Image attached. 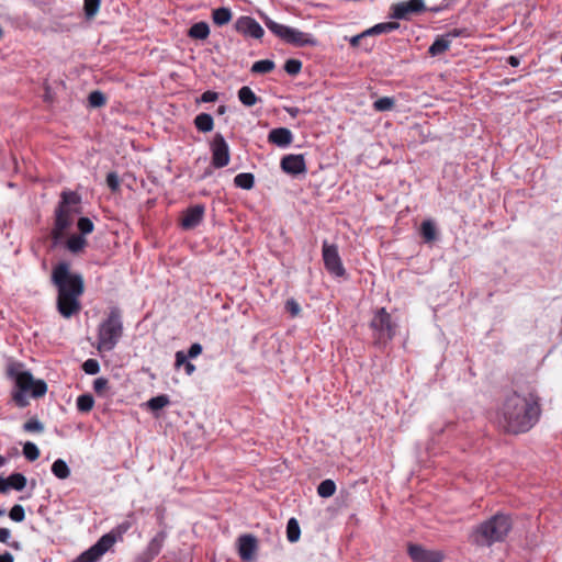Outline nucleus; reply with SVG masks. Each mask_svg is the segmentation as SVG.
Here are the masks:
<instances>
[{
    "label": "nucleus",
    "instance_id": "72a5a7b5",
    "mask_svg": "<svg viewBox=\"0 0 562 562\" xmlns=\"http://www.w3.org/2000/svg\"><path fill=\"white\" fill-rule=\"evenodd\" d=\"M276 65L270 59L257 60L251 66V72L254 74H267L274 69Z\"/></svg>",
    "mask_w": 562,
    "mask_h": 562
},
{
    "label": "nucleus",
    "instance_id": "3c124183",
    "mask_svg": "<svg viewBox=\"0 0 562 562\" xmlns=\"http://www.w3.org/2000/svg\"><path fill=\"white\" fill-rule=\"evenodd\" d=\"M218 99V93L215 91L207 90L200 97V101L204 103L215 102Z\"/></svg>",
    "mask_w": 562,
    "mask_h": 562
},
{
    "label": "nucleus",
    "instance_id": "a19ab883",
    "mask_svg": "<svg viewBox=\"0 0 562 562\" xmlns=\"http://www.w3.org/2000/svg\"><path fill=\"white\" fill-rule=\"evenodd\" d=\"M77 227L85 237V235L93 232L94 225L89 217H80L78 220Z\"/></svg>",
    "mask_w": 562,
    "mask_h": 562
},
{
    "label": "nucleus",
    "instance_id": "ea45409f",
    "mask_svg": "<svg viewBox=\"0 0 562 562\" xmlns=\"http://www.w3.org/2000/svg\"><path fill=\"white\" fill-rule=\"evenodd\" d=\"M302 69V61L299 59H288L284 64V70L291 76L297 75Z\"/></svg>",
    "mask_w": 562,
    "mask_h": 562
},
{
    "label": "nucleus",
    "instance_id": "79ce46f5",
    "mask_svg": "<svg viewBox=\"0 0 562 562\" xmlns=\"http://www.w3.org/2000/svg\"><path fill=\"white\" fill-rule=\"evenodd\" d=\"M23 430L26 432H42L44 425L37 418H31L23 424Z\"/></svg>",
    "mask_w": 562,
    "mask_h": 562
},
{
    "label": "nucleus",
    "instance_id": "dca6fc26",
    "mask_svg": "<svg viewBox=\"0 0 562 562\" xmlns=\"http://www.w3.org/2000/svg\"><path fill=\"white\" fill-rule=\"evenodd\" d=\"M257 550V539L252 535H243L238 538V553L243 561H251Z\"/></svg>",
    "mask_w": 562,
    "mask_h": 562
},
{
    "label": "nucleus",
    "instance_id": "1a4fd4ad",
    "mask_svg": "<svg viewBox=\"0 0 562 562\" xmlns=\"http://www.w3.org/2000/svg\"><path fill=\"white\" fill-rule=\"evenodd\" d=\"M370 327L373 330L375 344L385 345L395 336L396 324L384 307L379 308L371 319Z\"/></svg>",
    "mask_w": 562,
    "mask_h": 562
},
{
    "label": "nucleus",
    "instance_id": "423d86ee",
    "mask_svg": "<svg viewBox=\"0 0 562 562\" xmlns=\"http://www.w3.org/2000/svg\"><path fill=\"white\" fill-rule=\"evenodd\" d=\"M15 390L12 392V400L19 407L29 405L27 394L34 398L42 397L47 392V384L43 380H35L31 372L19 371L14 375Z\"/></svg>",
    "mask_w": 562,
    "mask_h": 562
},
{
    "label": "nucleus",
    "instance_id": "a18cd8bd",
    "mask_svg": "<svg viewBox=\"0 0 562 562\" xmlns=\"http://www.w3.org/2000/svg\"><path fill=\"white\" fill-rule=\"evenodd\" d=\"M106 184L112 192H117L120 190V178L116 172L108 173Z\"/></svg>",
    "mask_w": 562,
    "mask_h": 562
},
{
    "label": "nucleus",
    "instance_id": "09e8293b",
    "mask_svg": "<svg viewBox=\"0 0 562 562\" xmlns=\"http://www.w3.org/2000/svg\"><path fill=\"white\" fill-rule=\"evenodd\" d=\"M202 350H203L202 345L199 342H194L190 346L188 353H186V355L188 356V358L193 359V358H196L198 356H200L202 353Z\"/></svg>",
    "mask_w": 562,
    "mask_h": 562
},
{
    "label": "nucleus",
    "instance_id": "f03ea898",
    "mask_svg": "<svg viewBox=\"0 0 562 562\" xmlns=\"http://www.w3.org/2000/svg\"><path fill=\"white\" fill-rule=\"evenodd\" d=\"M52 283L57 289V311L65 318H70L80 308V296L85 292V282L80 273L71 272L66 261L57 263L52 271Z\"/></svg>",
    "mask_w": 562,
    "mask_h": 562
},
{
    "label": "nucleus",
    "instance_id": "aec40b11",
    "mask_svg": "<svg viewBox=\"0 0 562 562\" xmlns=\"http://www.w3.org/2000/svg\"><path fill=\"white\" fill-rule=\"evenodd\" d=\"M194 125L198 131L207 133L211 132L214 127V120L209 113H200L194 119Z\"/></svg>",
    "mask_w": 562,
    "mask_h": 562
},
{
    "label": "nucleus",
    "instance_id": "69168bd1",
    "mask_svg": "<svg viewBox=\"0 0 562 562\" xmlns=\"http://www.w3.org/2000/svg\"><path fill=\"white\" fill-rule=\"evenodd\" d=\"M3 514H4V510L0 509V516H2Z\"/></svg>",
    "mask_w": 562,
    "mask_h": 562
},
{
    "label": "nucleus",
    "instance_id": "4468645a",
    "mask_svg": "<svg viewBox=\"0 0 562 562\" xmlns=\"http://www.w3.org/2000/svg\"><path fill=\"white\" fill-rule=\"evenodd\" d=\"M408 555L413 562H442L443 553L439 550H429L420 544H408Z\"/></svg>",
    "mask_w": 562,
    "mask_h": 562
},
{
    "label": "nucleus",
    "instance_id": "052dcab7",
    "mask_svg": "<svg viewBox=\"0 0 562 562\" xmlns=\"http://www.w3.org/2000/svg\"><path fill=\"white\" fill-rule=\"evenodd\" d=\"M508 64L513 67H517L519 65V59L516 56H509Z\"/></svg>",
    "mask_w": 562,
    "mask_h": 562
},
{
    "label": "nucleus",
    "instance_id": "393cba45",
    "mask_svg": "<svg viewBox=\"0 0 562 562\" xmlns=\"http://www.w3.org/2000/svg\"><path fill=\"white\" fill-rule=\"evenodd\" d=\"M213 22L216 25H225L232 20V11L228 8L221 7L215 10H213L212 13Z\"/></svg>",
    "mask_w": 562,
    "mask_h": 562
},
{
    "label": "nucleus",
    "instance_id": "2eb2a0df",
    "mask_svg": "<svg viewBox=\"0 0 562 562\" xmlns=\"http://www.w3.org/2000/svg\"><path fill=\"white\" fill-rule=\"evenodd\" d=\"M235 29L238 33L257 40L261 38L265 34L261 25L250 16L238 18L235 22Z\"/></svg>",
    "mask_w": 562,
    "mask_h": 562
},
{
    "label": "nucleus",
    "instance_id": "7c9ffc66",
    "mask_svg": "<svg viewBox=\"0 0 562 562\" xmlns=\"http://www.w3.org/2000/svg\"><path fill=\"white\" fill-rule=\"evenodd\" d=\"M336 492V484L333 480L327 479L319 483L317 486V494L321 497L327 498L335 494Z\"/></svg>",
    "mask_w": 562,
    "mask_h": 562
},
{
    "label": "nucleus",
    "instance_id": "ddd939ff",
    "mask_svg": "<svg viewBox=\"0 0 562 562\" xmlns=\"http://www.w3.org/2000/svg\"><path fill=\"white\" fill-rule=\"evenodd\" d=\"M282 171L292 177L306 173V162L302 154H289L280 161Z\"/></svg>",
    "mask_w": 562,
    "mask_h": 562
},
{
    "label": "nucleus",
    "instance_id": "39448f33",
    "mask_svg": "<svg viewBox=\"0 0 562 562\" xmlns=\"http://www.w3.org/2000/svg\"><path fill=\"white\" fill-rule=\"evenodd\" d=\"M60 202L55 212V227L53 236L59 239L64 232L72 224L74 214L80 213V195L75 191H63Z\"/></svg>",
    "mask_w": 562,
    "mask_h": 562
},
{
    "label": "nucleus",
    "instance_id": "6e6552de",
    "mask_svg": "<svg viewBox=\"0 0 562 562\" xmlns=\"http://www.w3.org/2000/svg\"><path fill=\"white\" fill-rule=\"evenodd\" d=\"M265 25L276 36L281 38L283 42L297 46H316L317 40L310 33L302 32L297 29L280 24L270 18L265 19Z\"/></svg>",
    "mask_w": 562,
    "mask_h": 562
},
{
    "label": "nucleus",
    "instance_id": "37998d69",
    "mask_svg": "<svg viewBox=\"0 0 562 562\" xmlns=\"http://www.w3.org/2000/svg\"><path fill=\"white\" fill-rule=\"evenodd\" d=\"M82 369L87 374L94 375V374L99 373L100 364H99L98 360L91 358V359H87L83 362Z\"/></svg>",
    "mask_w": 562,
    "mask_h": 562
},
{
    "label": "nucleus",
    "instance_id": "bb28decb",
    "mask_svg": "<svg viewBox=\"0 0 562 562\" xmlns=\"http://www.w3.org/2000/svg\"><path fill=\"white\" fill-rule=\"evenodd\" d=\"M52 473L59 480H65L70 475V469L66 461L57 459L52 464Z\"/></svg>",
    "mask_w": 562,
    "mask_h": 562
},
{
    "label": "nucleus",
    "instance_id": "20e7f679",
    "mask_svg": "<svg viewBox=\"0 0 562 562\" xmlns=\"http://www.w3.org/2000/svg\"><path fill=\"white\" fill-rule=\"evenodd\" d=\"M132 528V521L126 519L103 535L93 546L83 551L74 562H97Z\"/></svg>",
    "mask_w": 562,
    "mask_h": 562
},
{
    "label": "nucleus",
    "instance_id": "864d4df0",
    "mask_svg": "<svg viewBox=\"0 0 562 562\" xmlns=\"http://www.w3.org/2000/svg\"><path fill=\"white\" fill-rule=\"evenodd\" d=\"M11 538V530L8 528H0V542L8 544Z\"/></svg>",
    "mask_w": 562,
    "mask_h": 562
},
{
    "label": "nucleus",
    "instance_id": "de8ad7c7",
    "mask_svg": "<svg viewBox=\"0 0 562 562\" xmlns=\"http://www.w3.org/2000/svg\"><path fill=\"white\" fill-rule=\"evenodd\" d=\"M285 310L291 314V316H297L301 312L299 303L293 299L285 302Z\"/></svg>",
    "mask_w": 562,
    "mask_h": 562
},
{
    "label": "nucleus",
    "instance_id": "bf43d9fd",
    "mask_svg": "<svg viewBox=\"0 0 562 562\" xmlns=\"http://www.w3.org/2000/svg\"><path fill=\"white\" fill-rule=\"evenodd\" d=\"M285 110L292 117L297 116V114L300 113L299 108H286Z\"/></svg>",
    "mask_w": 562,
    "mask_h": 562
},
{
    "label": "nucleus",
    "instance_id": "473e14b6",
    "mask_svg": "<svg viewBox=\"0 0 562 562\" xmlns=\"http://www.w3.org/2000/svg\"><path fill=\"white\" fill-rule=\"evenodd\" d=\"M8 481H9V487L13 488L15 491L24 490L27 484V480H26L25 475H23L22 473H18V472L9 475Z\"/></svg>",
    "mask_w": 562,
    "mask_h": 562
},
{
    "label": "nucleus",
    "instance_id": "e2e57ef3",
    "mask_svg": "<svg viewBox=\"0 0 562 562\" xmlns=\"http://www.w3.org/2000/svg\"><path fill=\"white\" fill-rule=\"evenodd\" d=\"M7 463V458L0 454V468Z\"/></svg>",
    "mask_w": 562,
    "mask_h": 562
},
{
    "label": "nucleus",
    "instance_id": "c9c22d12",
    "mask_svg": "<svg viewBox=\"0 0 562 562\" xmlns=\"http://www.w3.org/2000/svg\"><path fill=\"white\" fill-rule=\"evenodd\" d=\"M395 101L391 97H382L374 101L373 109L378 112L390 111L394 108Z\"/></svg>",
    "mask_w": 562,
    "mask_h": 562
},
{
    "label": "nucleus",
    "instance_id": "2f4dec72",
    "mask_svg": "<svg viewBox=\"0 0 562 562\" xmlns=\"http://www.w3.org/2000/svg\"><path fill=\"white\" fill-rule=\"evenodd\" d=\"M301 529L297 520L295 518H291L286 525V538L290 542H296L300 539Z\"/></svg>",
    "mask_w": 562,
    "mask_h": 562
},
{
    "label": "nucleus",
    "instance_id": "7ed1b4c3",
    "mask_svg": "<svg viewBox=\"0 0 562 562\" xmlns=\"http://www.w3.org/2000/svg\"><path fill=\"white\" fill-rule=\"evenodd\" d=\"M512 529L509 516L496 514L479 525L472 532V541L477 546L490 547L495 542L503 541Z\"/></svg>",
    "mask_w": 562,
    "mask_h": 562
},
{
    "label": "nucleus",
    "instance_id": "9b49d317",
    "mask_svg": "<svg viewBox=\"0 0 562 562\" xmlns=\"http://www.w3.org/2000/svg\"><path fill=\"white\" fill-rule=\"evenodd\" d=\"M426 11L424 0H408L392 4L390 16L395 20H411L412 15Z\"/></svg>",
    "mask_w": 562,
    "mask_h": 562
},
{
    "label": "nucleus",
    "instance_id": "13d9d810",
    "mask_svg": "<svg viewBox=\"0 0 562 562\" xmlns=\"http://www.w3.org/2000/svg\"><path fill=\"white\" fill-rule=\"evenodd\" d=\"M366 35H367V34H364V32H363V33H362V34H360V35H356V36H353V37L350 40V44H351L352 46L358 45L359 41H360L362 37H364Z\"/></svg>",
    "mask_w": 562,
    "mask_h": 562
},
{
    "label": "nucleus",
    "instance_id": "c756f323",
    "mask_svg": "<svg viewBox=\"0 0 562 562\" xmlns=\"http://www.w3.org/2000/svg\"><path fill=\"white\" fill-rule=\"evenodd\" d=\"M77 409L81 413H88L94 405V400L91 394H81L76 401Z\"/></svg>",
    "mask_w": 562,
    "mask_h": 562
},
{
    "label": "nucleus",
    "instance_id": "680f3d73",
    "mask_svg": "<svg viewBox=\"0 0 562 562\" xmlns=\"http://www.w3.org/2000/svg\"><path fill=\"white\" fill-rule=\"evenodd\" d=\"M8 546L11 547L12 549L16 550V551L22 550V544L19 541L9 542Z\"/></svg>",
    "mask_w": 562,
    "mask_h": 562
},
{
    "label": "nucleus",
    "instance_id": "4c0bfd02",
    "mask_svg": "<svg viewBox=\"0 0 562 562\" xmlns=\"http://www.w3.org/2000/svg\"><path fill=\"white\" fill-rule=\"evenodd\" d=\"M101 0H83V11L88 19L95 16L100 9Z\"/></svg>",
    "mask_w": 562,
    "mask_h": 562
},
{
    "label": "nucleus",
    "instance_id": "6ab92c4d",
    "mask_svg": "<svg viewBox=\"0 0 562 562\" xmlns=\"http://www.w3.org/2000/svg\"><path fill=\"white\" fill-rule=\"evenodd\" d=\"M450 45H451V43L445 34L439 35L436 37L434 43L429 46L428 53L431 56H438V55L447 52L450 48Z\"/></svg>",
    "mask_w": 562,
    "mask_h": 562
},
{
    "label": "nucleus",
    "instance_id": "f257e3e1",
    "mask_svg": "<svg viewBox=\"0 0 562 562\" xmlns=\"http://www.w3.org/2000/svg\"><path fill=\"white\" fill-rule=\"evenodd\" d=\"M540 415V397L535 390L514 391L506 395L498 409L497 419L505 431L517 435L530 430Z\"/></svg>",
    "mask_w": 562,
    "mask_h": 562
},
{
    "label": "nucleus",
    "instance_id": "a878e982",
    "mask_svg": "<svg viewBox=\"0 0 562 562\" xmlns=\"http://www.w3.org/2000/svg\"><path fill=\"white\" fill-rule=\"evenodd\" d=\"M238 99L246 106H252L259 100L255 92L247 86H244L238 90Z\"/></svg>",
    "mask_w": 562,
    "mask_h": 562
},
{
    "label": "nucleus",
    "instance_id": "5701e85b",
    "mask_svg": "<svg viewBox=\"0 0 562 562\" xmlns=\"http://www.w3.org/2000/svg\"><path fill=\"white\" fill-rule=\"evenodd\" d=\"M400 27V24L397 22H383L378 23L371 29L367 30L364 34L370 35H378L383 33H391Z\"/></svg>",
    "mask_w": 562,
    "mask_h": 562
},
{
    "label": "nucleus",
    "instance_id": "0e129e2a",
    "mask_svg": "<svg viewBox=\"0 0 562 562\" xmlns=\"http://www.w3.org/2000/svg\"><path fill=\"white\" fill-rule=\"evenodd\" d=\"M224 112H225V106L224 105L220 106L218 108V113L223 114Z\"/></svg>",
    "mask_w": 562,
    "mask_h": 562
},
{
    "label": "nucleus",
    "instance_id": "e433bc0d",
    "mask_svg": "<svg viewBox=\"0 0 562 562\" xmlns=\"http://www.w3.org/2000/svg\"><path fill=\"white\" fill-rule=\"evenodd\" d=\"M41 452L38 447L31 441H27L23 445V456L29 461H35L38 459Z\"/></svg>",
    "mask_w": 562,
    "mask_h": 562
},
{
    "label": "nucleus",
    "instance_id": "58836bf2",
    "mask_svg": "<svg viewBox=\"0 0 562 562\" xmlns=\"http://www.w3.org/2000/svg\"><path fill=\"white\" fill-rule=\"evenodd\" d=\"M88 101H89L90 106L101 108L105 104L106 99L101 91L95 90V91L90 92V94L88 97Z\"/></svg>",
    "mask_w": 562,
    "mask_h": 562
},
{
    "label": "nucleus",
    "instance_id": "4be33fe9",
    "mask_svg": "<svg viewBox=\"0 0 562 562\" xmlns=\"http://www.w3.org/2000/svg\"><path fill=\"white\" fill-rule=\"evenodd\" d=\"M210 34V27L206 22H198L194 23L188 32V35L191 38L195 40H205Z\"/></svg>",
    "mask_w": 562,
    "mask_h": 562
},
{
    "label": "nucleus",
    "instance_id": "0eeeda50",
    "mask_svg": "<svg viewBox=\"0 0 562 562\" xmlns=\"http://www.w3.org/2000/svg\"><path fill=\"white\" fill-rule=\"evenodd\" d=\"M123 335L121 311L111 308L108 317L100 324L98 330V350L111 351L115 348Z\"/></svg>",
    "mask_w": 562,
    "mask_h": 562
},
{
    "label": "nucleus",
    "instance_id": "9d476101",
    "mask_svg": "<svg viewBox=\"0 0 562 562\" xmlns=\"http://www.w3.org/2000/svg\"><path fill=\"white\" fill-rule=\"evenodd\" d=\"M322 257L326 270L331 276L335 278L345 277L346 269L344 268L337 245L324 240L322 245Z\"/></svg>",
    "mask_w": 562,
    "mask_h": 562
},
{
    "label": "nucleus",
    "instance_id": "4d7b16f0",
    "mask_svg": "<svg viewBox=\"0 0 562 562\" xmlns=\"http://www.w3.org/2000/svg\"><path fill=\"white\" fill-rule=\"evenodd\" d=\"M195 366L193 363H191L190 361H188L186 364H184V371L188 375H192L195 371Z\"/></svg>",
    "mask_w": 562,
    "mask_h": 562
},
{
    "label": "nucleus",
    "instance_id": "6e6d98bb",
    "mask_svg": "<svg viewBox=\"0 0 562 562\" xmlns=\"http://www.w3.org/2000/svg\"><path fill=\"white\" fill-rule=\"evenodd\" d=\"M0 562H14V558L10 552L0 554Z\"/></svg>",
    "mask_w": 562,
    "mask_h": 562
},
{
    "label": "nucleus",
    "instance_id": "f8f14e48",
    "mask_svg": "<svg viewBox=\"0 0 562 562\" xmlns=\"http://www.w3.org/2000/svg\"><path fill=\"white\" fill-rule=\"evenodd\" d=\"M212 165L220 169L226 167L231 160L229 146L224 136L215 134L211 143Z\"/></svg>",
    "mask_w": 562,
    "mask_h": 562
},
{
    "label": "nucleus",
    "instance_id": "f3484780",
    "mask_svg": "<svg viewBox=\"0 0 562 562\" xmlns=\"http://www.w3.org/2000/svg\"><path fill=\"white\" fill-rule=\"evenodd\" d=\"M204 215V206L202 204H196L194 206L189 207L181 220V226L184 229H191L196 227L203 220Z\"/></svg>",
    "mask_w": 562,
    "mask_h": 562
},
{
    "label": "nucleus",
    "instance_id": "a211bd4d",
    "mask_svg": "<svg viewBox=\"0 0 562 562\" xmlns=\"http://www.w3.org/2000/svg\"><path fill=\"white\" fill-rule=\"evenodd\" d=\"M268 140L280 148H286L293 142V133L286 127L273 128L268 134Z\"/></svg>",
    "mask_w": 562,
    "mask_h": 562
},
{
    "label": "nucleus",
    "instance_id": "f704fd0d",
    "mask_svg": "<svg viewBox=\"0 0 562 562\" xmlns=\"http://www.w3.org/2000/svg\"><path fill=\"white\" fill-rule=\"evenodd\" d=\"M170 404V398L168 395L166 394H161V395H158V396H155V397H151L148 402H147V406L148 408H150L151 411H158V409H161L166 406H168Z\"/></svg>",
    "mask_w": 562,
    "mask_h": 562
},
{
    "label": "nucleus",
    "instance_id": "49530a36",
    "mask_svg": "<svg viewBox=\"0 0 562 562\" xmlns=\"http://www.w3.org/2000/svg\"><path fill=\"white\" fill-rule=\"evenodd\" d=\"M447 38H449L450 43H452V40L457 37H467L469 36V32L467 29H452L445 33Z\"/></svg>",
    "mask_w": 562,
    "mask_h": 562
},
{
    "label": "nucleus",
    "instance_id": "8fccbe9b",
    "mask_svg": "<svg viewBox=\"0 0 562 562\" xmlns=\"http://www.w3.org/2000/svg\"><path fill=\"white\" fill-rule=\"evenodd\" d=\"M109 381L105 378H98L93 382V390L97 393H102L108 387Z\"/></svg>",
    "mask_w": 562,
    "mask_h": 562
},
{
    "label": "nucleus",
    "instance_id": "c03bdc74",
    "mask_svg": "<svg viewBox=\"0 0 562 562\" xmlns=\"http://www.w3.org/2000/svg\"><path fill=\"white\" fill-rule=\"evenodd\" d=\"M9 517L15 521V522H21L24 520L25 518V512H24V508L22 505H14L10 512H9Z\"/></svg>",
    "mask_w": 562,
    "mask_h": 562
},
{
    "label": "nucleus",
    "instance_id": "412c9836",
    "mask_svg": "<svg viewBox=\"0 0 562 562\" xmlns=\"http://www.w3.org/2000/svg\"><path fill=\"white\" fill-rule=\"evenodd\" d=\"M164 540H165V533L164 532L157 533L150 540V542L148 543L147 549H146V553H147L149 559H154L155 557H157L160 553Z\"/></svg>",
    "mask_w": 562,
    "mask_h": 562
},
{
    "label": "nucleus",
    "instance_id": "5fc2aeb1",
    "mask_svg": "<svg viewBox=\"0 0 562 562\" xmlns=\"http://www.w3.org/2000/svg\"><path fill=\"white\" fill-rule=\"evenodd\" d=\"M9 490H10V487H9L8 477L4 479V477L0 476V493L7 494L9 492Z\"/></svg>",
    "mask_w": 562,
    "mask_h": 562
},
{
    "label": "nucleus",
    "instance_id": "cd10ccee",
    "mask_svg": "<svg viewBox=\"0 0 562 562\" xmlns=\"http://www.w3.org/2000/svg\"><path fill=\"white\" fill-rule=\"evenodd\" d=\"M87 245V240L82 235H71L67 240V249L72 254L80 252Z\"/></svg>",
    "mask_w": 562,
    "mask_h": 562
},
{
    "label": "nucleus",
    "instance_id": "b1692460",
    "mask_svg": "<svg viewBox=\"0 0 562 562\" xmlns=\"http://www.w3.org/2000/svg\"><path fill=\"white\" fill-rule=\"evenodd\" d=\"M234 184L237 187V188H240V189H244V190H250L254 188L255 186V177L252 173L250 172H241V173H238L235 178H234Z\"/></svg>",
    "mask_w": 562,
    "mask_h": 562
},
{
    "label": "nucleus",
    "instance_id": "c85d7f7f",
    "mask_svg": "<svg viewBox=\"0 0 562 562\" xmlns=\"http://www.w3.org/2000/svg\"><path fill=\"white\" fill-rule=\"evenodd\" d=\"M420 233L425 241L429 243L436 239L437 228L432 221L426 220L422 223Z\"/></svg>",
    "mask_w": 562,
    "mask_h": 562
},
{
    "label": "nucleus",
    "instance_id": "603ef678",
    "mask_svg": "<svg viewBox=\"0 0 562 562\" xmlns=\"http://www.w3.org/2000/svg\"><path fill=\"white\" fill-rule=\"evenodd\" d=\"M175 358H176V361H175V367L176 369H179L180 367H184V364L188 362V356L182 351V350H179L176 352L175 355Z\"/></svg>",
    "mask_w": 562,
    "mask_h": 562
}]
</instances>
